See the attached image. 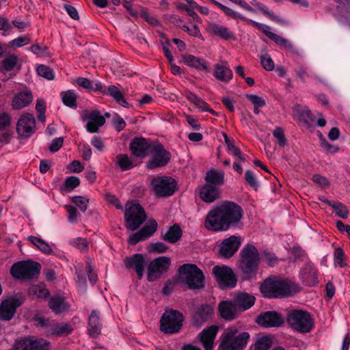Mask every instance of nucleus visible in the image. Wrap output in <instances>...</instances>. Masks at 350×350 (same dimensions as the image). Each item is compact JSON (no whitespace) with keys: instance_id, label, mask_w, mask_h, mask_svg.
<instances>
[{"instance_id":"1","label":"nucleus","mask_w":350,"mask_h":350,"mask_svg":"<svg viewBox=\"0 0 350 350\" xmlns=\"http://www.w3.org/2000/svg\"><path fill=\"white\" fill-rule=\"evenodd\" d=\"M243 209L237 203L224 200L208 212L204 225L208 230L224 232L237 228L243 218Z\"/></svg>"},{"instance_id":"2","label":"nucleus","mask_w":350,"mask_h":350,"mask_svg":"<svg viewBox=\"0 0 350 350\" xmlns=\"http://www.w3.org/2000/svg\"><path fill=\"white\" fill-rule=\"evenodd\" d=\"M260 288L263 295L268 298L288 297L300 290L297 284L274 277L265 280Z\"/></svg>"},{"instance_id":"3","label":"nucleus","mask_w":350,"mask_h":350,"mask_svg":"<svg viewBox=\"0 0 350 350\" xmlns=\"http://www.w3.org/2000/svg\"><path fill=\"white\" fill-rule=\"evenodd\" d=\"M212 3L217 6L220 8L223 12L228 17H230L233 19H241L243 21H249L254 27L262 31L266 36H267L269 39L274 41L278 45L284 47L286 49H292L293 44L290 43L286 38L274 33L270 31V27L267 25H263L260 23H258L253 20H249L245 16H243L241 14L232 10L231 8L219 3L216 0H209Z\"/></svg>"},{"instance_id":"4","label":"nucleus","mask_w":350,"mask_h":350,"mask_svg":"<svg viewBox=\"0 0 350 350\" xmlns=\"http://www.w3.org/2000/svg\"><path fill=\"white\" fill-rule=\"evenodd\" d=\"M260 254L252 244H247L240 252L238 267L244 280H250L257 273L260 262Z\"/></svg>"},{"instance_id":"5","label":"nucleus","mask_w":350,"mask_h":350,"mask_svg":"<svg viewBox=\"0 0 350 350\" xmlns=\"http://www.w3.org/2000/svg\"><path fill=\"white\" fill-rule=\"evenodd\" d=\"M250 337L248 332H240L236 327H230L221 335L217 350H243Z\"/></svg>"},{"instance_id":"6","label":"nucleus","mask_w":350,"mask_h":350,"mask_svg":"<svg viewBox=\"0 0 350 350\" xmlns=\"http://www.w3.org/2000/svg\"><path fill=\"white\" fill-rule=\"evenodd\" d=\"M286 322L293 329L303 334L314 327V319L310 312L303 310H291L287 312Z\"/></svg>"},{"instance_id":"7","label":"nucleus","mask_w":350,"mask_h":350,"mask_svg":"<svg viewBox=\"0 0 350 350\" xmlns=\"http://www.w3.org/2000/svg\"><path fill=\"white\" fill-rule=\"evenodd\" d=\"M180 279L189 289H200L204 286V275L195 264H184L178 268Z\"/></svg>"},{"instance_id":"8","label":"nucleus","mask_w":350,"mask_h":350,"mask_svg":"<svg viewBox=\"0 0 350 350\" xmlns=\"http://www.w3.org/2000/svg\"><path fill=\"white\" fill-rule=\"evenodd\" d=\"M124 216L125 226L132 231L137 230L146 219L144 208L133 201L126 204Z\"/></svg>"},{"instance_id":"9","label":"nucleus","mask_w":350,"mask_h":350,"mask_svg":"<svg viewBox=\"0 0 350 350\" xmlns=\"http://www.w3.org/2000/svg\"><path fill=\"white\" fill-rule=\"evenodd\" d=\"M41 265L40 263L26 260L14 263L10 268L12 276L18 280H31L40 274Z\"/></svg>"},{"instance_id":"10","label":"nucleus","mask_w":350,"mask_h":350,"mask_svg":"<svg viewBox=\"0 0 350 350\" xmlns=\"http://www.w3.org/2000/svg\"><path fill=\"white\" fill-rule=\"evenodd\" d=\"M184 317L178 310H166L160 319V330L167 334L178 333L183 326Z\"/></svg>"},{"instance_id":"11","label":"nucleus","mask_w":350,"mask_h":350,"mask_svg":"<svg viewBox=\"0 0 350 350\" xmlns=\"http://www.w3.org/2000/svg\"><path fill=\"white\" fill-rule=\"evenodd\" d=\"M150 153L152 158L146 163V167L149 170L164 167L171 159V153L164 148L162 144L158 142H152Z\"/></svg>"},{"instance_id":"12","label":"nucleus","mask_w":350,"mask_h":350,"mask_svg":"<svg viewBox=\"0 0 350 350\" xmlns=\"http://www.w3.org/2000/svg\"><path fill=\"white\" fill-rule=\"evenodd\" d=\"M212 273L223 288H232L237 282L234 271L228 266L216 265L212 269Z\"/></svg>"},{"instance_id":"13","label":"nucleus","mask_w":350,"mask_h":350,"mask_svg":"<svg viewBox=\"0 0 350 350\" xmlns=\"http://www.w3.org/2000/svg\"><path fill=\"white\" fill-rule=\"evenodd\" d=\"M171 265V260L167 256L156 258L150 262L147 267V279L154 282L160 278L162 274L166 273Z\"/></svg>"},{"instance_id":"14","label":"nucleus","mask_w":350,"mask_h":350,"mask_svg":"<svg viewBox=\"0 0 350 350\" xmlns=\"http://www.w3.org/2000/svg\"><path fill=\"white\" fill-rule=\"evenodd\" d=\"M151 185L155 194L158 197H167L172 196L176 191V183L171 177H156L151 181Z\"/></svg>"},{"instance_id":"15","label":"nucleus","mask_w":350,"mask_h":350,"mask_svg":"<svg viewBox=\"0 0 350 350\" xmlns=\"http://www.w3.org/2000/svg\"><path fill=\"white\" fill-rule=\"evenodd\" d=\"M23 298L12 297L4 299L0 304V321H10L12 320L16 312L17 308L23 303Z\"/></svg>"},{"instance_id":"16","label":"nucleus","mask_w":350,"mask_h":350,"mask_svg":"<svg viewBox=\"0 0 350 350\" xmlns=\"http://www.w3.org/2000/svg\"><path fill=\"white\" fill-rule=\"evenodd\" d=\"M50 342L44 339L33 340L26 337L16 340L14 350H51Z\"/></svg>"},{"instance_id":"17","label":"nucleus","mask_w":350,"mask_h":350,"mask_svg":"<svg viewBox=\"0 0 350 350\" xmlns=\"http://www.w3.org/2000/svg\"><path fill=\"white\" fill-rule=\"evenodd\" d=\"M18 134L24 138H28L36 131V120L33 115L25 113L21 116L17 122Z\"/></svg>"},{"instance_id":"18","label":"nucleus","mask_w":350,"mask_h":350,"mask_svg":"<svg viewBox=\"0 0 350 350\" xmlns=\"http://www.w3.org/2000/svg\"><path fill=\"white\" fill-rule=\"evenodd\" d=\"M241 244V238L234 235L225 239L219 245V254L221 256L230 258L238 250Z\"/></svg>"},{"instance_id":"19","label":"nucleus","mask_w":350,"mask_h":350,"mask_svg":"<svg viewBox=\"0 0 350 350\" xmlns=\"http://www.w3.org/2000/svg\"><path fill=\"white\" fill-rule=\"evenodd\" d=\"M256 321L264 327H279L283 324L284 319L275 311H267L260 313Z\"/></svg>"},{"instance_id":"20","label":"nucleus","mask_w":350,"mask_h":350,"mask_svg":"<svg viewBox=\"0 0 350 350\" xmlns=\"http://www.w3.org/2000/svg\"><path fill=\"white\" fill-rule=\"evenodd\" d=\"M152 142L143 137H135L130 144V149L136 157L144 158L148 154L152 148Z\"/></svg>"},{"instance_id":"21","label":"nucleus","mask_w":350,"mask_h":350,"mask_svg":"<svg viewBox=\"0 0 350 350\" xmlns=\"http://www.w3.org/2000/svg\"><path fill=\"white\" fill-rule=\"evenodd\" d=\"M125 267L127 269H132L137 273L138 279L141 280L144 275L146 262L143 254H135L124 260Z\"/></svg>"},{"instance_id":"22","label":"nucleus","mask_w":350,"mask_h":350,"mask_svg":"<svg viewBox=\"0 0 350 350\" xmlns=\"http://www.w3.org/2000/svg\"><path fill=\"white\" fill-rule=\"evenodd\" d=\"M219 327L217 325H211L204 329L199 334L198 338L205 350H213L214 340L218 332Z\"/></svg>"},{"instance_id":"23","label":"nucleus","mask_w":350,"mask_h":350,"mask_svg":"<svg viewBox=\"0 0 350 350\" xmlns=\"http://www.w3.org/2000/svg\"><path fill=\"white\" fill-rule=\"evenodd\" d=\"M83 118L88 120L85 128L90 133H97L98 129L105 123V118L96 110L85 114Z\"/></svg>"},{"instance_id":"24","label":"nucleus","mask_w":350,"mask_h":350,"mask_svg":"<svg viewBox=\"0 0 350 350\" xmlns=\"http://www.w3.org/2000/svg\"><path fill=\"white\" fill-rule=\"evenodd\" d=\"M221 191L215 185L205 184L200 190L199 196L206 203H212L220 198Z\"/></svg>"},{"instance_id":"25","label":"nucleus","mask_w":350,"mask_h":350,"mask_svg":"<svg viewBox=\"0 0 350 350\" xmlns=\"http://www.w3.org/2000/svg\"><path fill=\"white\" fill-rule=\"evenodd\" d=\"M213 311L212 307L208 304L201 306L193 315V325L196 327H201L211 319Z\"/></svg>"},{"instance_id":"26","label":"nucleus","mask_w":350,"mask_h":350,"mask_svg":"<svg viewBox=\"0 0 350 350\" xmlns=\"http://www.w3.org/2000/svg\"><path fill=\"white\" fill-rule=\"evenodd\" d=\"M218 309L222 319L226 321H232L238 316V310L236 305L230 301H222L219 304Z\"/></svg>"},{"instance_id":"27","label":"nucleus","mask_w":350,"mask_h":350,"mask_svg":"<svg viewBox=\"0 0 350 350\" xmlns=\"http://www.w3.org/2000/svg\"><path fill=\"white\" fill-rule=\"evenodd\" d=\"M255 301L256 298L254 295L245 292H238L234 298V304L237 308H239L243 311L253 306Z\"/></svg>"},{"instance_id":"28","label":"nucleus","mask_w":350,"mask_h":350,"mask_svg":"<svg viewBox=\"0 0 350 350\" xmlns=\"http://www.w3.org/2000/svg\"><path fill=\"white\" fill-rule=\"evenodd\" d=\"M50 309L56 314L66 312L70 309V305L61 296H53L49 301Z\"/></svg>"},{"instance_id":"29","label":"nucleus","mask_w":350,"mask_h":350,"mask_svg":"<svg viewBox=\"0 0 350 350\" xmlns=\"http://www.w3.org/2000/svg\"><path fill=\"white\" fill-rule=\"evenodd\" d=\"M303 282L309 286H314L318 283L317 269L311 264L306 265L301 271Z\"/></svg>"},{"instance_id":"30","label":"nucleus","mask_w":350,"mask_h":350,"mask_svg":"<svg viewBox=\"0 0 350 350\" xmlns=\"http://www.w3.org/2000/svg\"><path fill=\"white\" fill-rule=\"evenodd\" d=\"M181 58L183 62L190 67H193L200 70L209 71L208 67L203 59L190 54H183L181 55Z\"/></svg>"},{"instance_id":"31","label":"nucleus","mask_w":350,"mask_h":350,"mask_svg":"<svg viewBox=\"0 0 350 350\" xmlns=\"http://www.w3.org/2000/svg\"><path fill=\"white\" fill-rule=\"evenodd\" d=\"M214 77L219 81L228 82L233 77L232 71L228 66L226 62L222 64H215Z\"/></svg>"},{"instance_id":"32","label":"nucleus","mask_w":350,"mask_h":350,"mask_svg":"<svg viewBox=\"0 0 350 350\" xmlns=\"http://www.w3.org/2000/svg\"><path fill=\"white\" fill-rule=\"evenodd\" d=\"M33 100L31 93L22 92L16 95L12 100L13 109H20L27 106Z\"/></svg>"},{"instance_id":"33","label":"nucleus","mask_w":350,"mask_h":350,"mask_svg":"<svg viewBox=\"0 0 350 350\" xmlns=\"http://www.w3.org/2000/svg\"><path fill=\"white\" fill-rule=\"evenodd\" d=\"M100 332L101 323L98 312L93 310L89 317L88 332L92 337L95 338L100 334Z\"/></svg>"},{"instance_id":"34","label":"nucleus","mask_w":350,"mask_h":350,"mask_svg":"<svg viewBox=\"0 0 350 350\" xmlns=\"http://www.w3.org/2000/svg\"><path fill=\"white\" fill-rule=\"evenodd\" d=\"M208 29L215 36L224 40L234 39L233 33L230 31L228 27L224 26L219 25L215 23H211L208 25Z\"/></svg>"},{"instance_id":"35","label":"nucleus","mask_w":350,"mask_h":350,"mask_svg":"<svg viewBox=\"0 0 350 350\" xmlns=\"http://www.w3.org/2000/svg\"><path fill=\"white\" fill-rule=\"evenodd\" d=\"M206 184L215 185L219 187L224 183V172L214 169L208 170L205 176Z\"/></svg>"},{"instance_id":"36","label":"nucleus","mask_w":350,"mask_h":350,"mask_svg":"<svg viewBox=\"0 0 350 350\" xmlns=\"http://www.w3.org/2000/svg\"><path fill=\"white\" fill-rule=\"evenodd\" d=\"M182 234L180 226L174 224L165 234H162V238L170 243H175L180 239Z\"/></svg>"},{"instance_id":"37","label":"nucleus","mask_w":350,"mask_h":350,"mask_svg":"<svg viewBox=\"0 0 350 350\" xmlns=\"http://www.w3.org/2000/svg\"><path fill=\"white\" fill-rule=\"evenodd\" d=\"M18 62V57L14 54L5 57L2 60L1 66H0V74H5V71H12L17 66Z\"/></svg>"},{"instance_id":"38","label":"nucleus","mask_w":350,"mask_h":350,"mask_svg":"<svg viewBox=\"0 0 350 350\" xmlns=\"http://www.w3.org/2000/svg\"><path fill=\"white\" fill-rule=\"evenodd\" d=\"M72 329L68 323H51L49 325V332L51 335L59 336L63 334H68L72 332Z\"/></svg>"},{"instance_id":"39","label":"nucleus","mask_w":350,"mask_h":350,"mask_svg":"<svg viewBox=\"0 0 350 350\" xmlns=\"http://www.w3.org/2000/svg\"><path fill=\"white\" fill-rule=\"evenodd\" d=\"M108 94L113 97V98L120 105L124 107L129 108V104L124 99L122 93L119 90V89L113 85H111L107 88Z\"/></svg>"},{"instance_id":"40","label":"nucleus","mask_w":350,"mask_h":350,"mask_svg":"<svg viewBox=\"0 0 350 350\" xmlns=\"http://www.w3.org/2000/svg\"><path fill=\"white\" fill-rule=\"evenodd\" d=\"M27 240L44 254H49L53 252L50 245L45 241L39 237L29 236Z\"/></svg>"},{"instance_id":"41","label":"nucleus","mask_w":350,"mask_h":350,"mask_svg":"<svg viewBox=\"0 0 350 350\" xmlns=\"http://www.w3.org/2000/svg\"><path fill=\"white\" fill-rule=\"evenodd\" d=\"M255 7L261 11L265 16L269 17L272 21L280 24H287L288 22L283 18L276 16L273 12H270L268 8L260 2L256 3Z\"/></svg>"},{"instance_id":"42","label":"nucleus","mask_w":350,"mask_h":350,"mask_svg":"<svg viewBox=\"0 0 350 350\" xmlns=\"http://www.w3.org/2000/svg\"><path fill=\"white\" fill-rule=\"evenodd\" d=\"M80 185V179L75 176L67 178L62 186L60 187L61 192H70Z\"/></svg>"},{"instance_id":"43","label":"nucleus","mask_w":350,"mask_h":350,"mask_svg":"<svg viewBox=\"0 0 350 350\" xmlns=\"http://www.w3.org/2000/svg\"><path fill=\"white\" fill-rule=\"evenodd\" d=\"M327 204L332 206L335 213L341 218L347 219L349 216L347 208L343 204L339 202L327 201Z\"/></svg>"},{"instance_id":"44","label":"nucleus","mask_w":350,"mask_h":350,"mask_svg":"<svg viewBox=\"0 0 350 350\" xmlns=\"http://www.w3.org/2000/svg\"><path fill=\"white\" fill-rule=\"evenodd\" d=\"M116 163L123 171L131 170L135 167L133 161L128 157L127 154L118 155Z\"/></svg>"},{"instance_id":"45","label":"nucleus","mask_w":350,"mask_h":350,"mask_svg":"<svg viewBox=\"0 0 350 350\" xmlns=\"http://www.w3.org/2000/svg\"><path fill=\"white\" fill-rule=\"evenodd\" d=\"M62 98L64 104L71 108L77 107V95L72 92L71 90H68L66 92H63L61 94Z\"/></svg>"},{"instance_id":"46","label":"nucleus","mask_w":350,"mask_h":350,"mask_svg":"<svg viewBox=\"0 0 350 350\" xmlns=\"http://www.w3.org/2000/svg\"><path fill=\"white\" fill-rule=\"evenodd\" d=\"M157 223L154 219L150 220L148 224L144 226L139 232L146 239L150 237L157 230Z\"/></svg>"},{"instance_id":"47","label":"nucleus","mask_w":350,"mask_h":350,"mask_svg":"<svg viewBox=\"0 0 350 350\" xmlns=\"http://www.w3.org/2000/svg\"><path fill=\"white\" fill-rule=\"evenodd\" d=\"M245 184L256 191L259 187V183L254 174L251 170H247L245 173Z\"/></svg>"},{"instance_id":"48","label":"nucleus","mask_w":350,"mask_h":350,"mask_svg":"<svg viewBox=\"0 0 350 350\" xmlns=\"http://www.w3.org/2000/svg\"><path fill=\"white\" fill-rule=\"evenodd\" d=\"M37 73L38 75L48 79L53 80L54 79V72L53 70L45 65H40L37 68Z\"/></svg>"},{"instance_id":"49","label":"nucleus","mask_w":350,"mask_h":350,"mask_svg":"<svg viewBox=\"0 0 350 350\" xmlns=\"http://www.w3.org/2000/svg\"><path fill=\"white\" fill-rule=\"evenodd\" d=\"M273 137L278 140L280 146L284 147L287 144L284 131L282 127L278 126L273 131Z\"/></svg>"},{"instance_id":"50","label":"nucleus","mask_w":350,"mask_h":350,"mask_svg":"<svg viewBox=\"0 0 350 350\" xmlns=\"http://www.w3.org/2000/svg\"><path fill=\"white\" fill-rule=\"evenodd\" d=\"M72 202L82 211L85 212L88 206L89 200L83 196H74Z\"/></svg>"},{"instance_id":"51","label":"nucleus","mask_w":350,"mask_h":350,"mask_svg":"<svg viewBox=\"0 0 350 350\" xmlns=\"http://www.w3.org/2000/svg\"><path fill=\"white\" fill-rule=\"evenodd\" d=\"M299 118L308 126H310L314 120L311 111L307 107H304L299 111Z\"/></svg>"},{"instance_id":"52","label":"nucleus","mask_w":350,"mask_h":350,"mask_svg":"<svg viewBox=\"0 0 350 350\" xmlns=\"http://www.w3.org/2000/svg\"><path fill=\"white\" fill-rule=\"evenodd\" d=\"M272 344L271 340L269 337H262L257 340L255 344L256 350H268Z\"/></svg>"},{"instance_id":"53","label":"nucleus","mask_w":350,"mask_h":350,"mask_svg":"<svg viewBox=\"0 0 350 350\" xmlns=\"http://www.w3.org/2000/svg\"><path fill=\"white\" fill-rule=\"evenodd\" d=\"M260 63L262 66L268 71H271L274 69V62L271 58L270 55L267 54H262L260 57Z\"/></svg>"},{"instance_id":"54","label":"nucleus","mask_w":350,"mask_h":350,"mask_svg":"<svg viewBox=\"0 0 350 350\" xmlns=\"http://www.w3.org/2000/svg\"><path fill=\"white\" fill-rule=\"evenodd\" d=\"M334 257L335 262L340 267H345L347 266V264L345 262V254L341 247H337L335 249Z\"/></svg>"},{"instance_id":"55","label":"nucleus","mask_w":350,"mask_h":350,"mask_svg":"<svg viewBox=\"0 0 350 350\" xmlns=\"http://www.w3.org/2000/svg\"><path fill=\"white\" fill-rule=\"evenodd\" d=\"M31 40L28 36H19L9 42V45L12 47H21L29 43Z\"/></svg>"},{"instance_id":"56","label":"nucleus","mask_w":350,"mask_h":350,"mask_svg":"<svg viewBox=\"0 0 350 350\" xmlns=\"http://www.w3.org/2000/svg\"><path fill=\"white\" fill-rule=\"evenodd\" d=\"M71 244L81 252H86L88 250V243L85 239H75L71 241Z\"/></svg>"},{"instance_id":"57","label":"nucleus","mask_w":350,"mask_h":350,"mask_svg":"<svg viewBox=\"0 0 350 350\" xmlns=\"http://www.w3.org/2000/svg\"><path fill=\"white\" fill-rule=\"evenodd\" d=\"M86 270L88 272V279L90 282L94 284L97 281V275L94 272L92 262L90 259H88L86 262Z\"/></svg>"},{"instance_id":"58","label":"nucleus","mask_w":350,"mask_h":350,"mask_svg":"<svg viewBox=\"0 0 350 350\" xmlns=\"http://www.w3.org/2000/svg\"><path fill=\"white\" fill-rule=\"evenodd\" d=\"M262 260H265L270 266H274L278 261V258L273 253L267 251H264L262 253Z\"/></svg>"},{"instance_id":"59","label":"nucleus","mask_w":350,"mask_h":350,"mask_svg":"<svg viewBox=\"0 0 350 350\" xmlns=\"http://www.w3.org/2000/svg\"><path fill=\"white\" fill-rule=\"evenodd\" d=\"M296 77L302 82L306 81V79L308 77V68L304 66H299L295 69Z\"/></svg>"},{"instance_id":"60","label":"nucleus","mask_w":350,"mask_h":350,"mask_svg":"<svg viewBox=\"0 0 350 350\" xmlns=\"http://www.w3.org/2000/svg\"><path fill=\"white\" fill-rule=\"evenodd\" d=\"M168 250V246L163 242H157L151 244L150 252L155 253H164Z\"/></svg>"},{"instance_id":"61","label":"nucleus","mask_w":350,"mask_h":350,"mask_svg":"<svg viewBox=\"0 0 350 350\" xmlns=\"http://www.w3.org/2000/svg\"><path fill=\"white\" fill-rule=\"evenodd\" d=\"M246 97L252 103L254 107H263L265 105L266 102L262 98L254 94H247Z\"/></svg>"},{"instance_id":"62","label":"nucleus","mask_w":350,"mask_h":350,"mask_svg":"<svg viewBox=\"0 0 350 350\" xmlns=\"http://www.w3.org/2000/svg\"><path fill=\"white\" fill-rule=\"evenodd\" d=\"M139 14L142 18L145 19L150 25H157L159 24L158 20L155 17L150 16L145 9H142Z\"/></svg>"},{"instance_id":"63","label":"nucleus","mask_w":350,"mask_h":350,"mask_svg":"<svg viewBox=\"0 0 350 350\" xmlns=\"http://www.w3.org/2000/svg\"><path fill=\"white\" fill-rule=\"evenodd\" d=\"M187 123L196 131H199L201 128L198 122V119L193 116L186 114L185 116Z\"/></svg>"},{"instance_id":"64","label":"nucleus","mask_w":350,"mask_h":350,"mask_svg":"<svg viewBox=\"0 0 350 350\" xmlns=\"http://www.w3.org/2000/svg\"><path fill=\"white\" fill-rule=\"evenodd\" d=\"M48 50H49L48 47L41 46L38 44H33L31 46V52H33L34 54L40 55V56L48 55Z\"/></svg>"}]
</instances>
